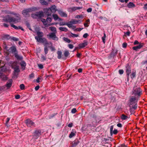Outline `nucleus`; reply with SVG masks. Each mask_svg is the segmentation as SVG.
Returning a JSON list of instances; mask_svg holds the SVG:
<instances>
[{
  "label": "nucleus",
  "instance_id": "nucleus-1",
  "mask_svg": "<svg viewBox=\"0 0 147 147\" xmlns=\"http://www.w3.org/2000/svg\"><path fill=\"white\" fill-rule=\"evenodd\" d=\"M14 15L16 16L15 17H11L9 15L6 16L5 19H4L5 22H8L10 23H16L20 21V18L19 14L14 13Z\"/></svg>",
  "mask_w": 147,
  "mask_h": 147
},
{
  "label": "nucleus",
  "instance_id": "nucleus-2",
  "mask_svg": "<svg viewBox=\"0 0 147 147\" xmlns=\"http://www.w3.org/2000/svg\"><path fill=\"white\" fill-rule=\"evenodd\" d=\"M11 68L14 69L13 75L17 76L18 74L20 71V67L17 61H15L11 62Z\"/></svg>",
  "mask_w": 147,
  "mask_h": 147
},
{
  "label": "nucleus",
  "instance_id": "nucleus-3",
  "mask_svg": "<svg viewBox=\"0 0 147 147\" xmlns=\"http://www.w3.org/2000/svg\"><path fill=\"white\" fill-rule=\"evenodd\" d=\"M133 94L139 98L142 94V90L139 88H136L133 91Z\"/></svg>",
  "mask_w": 147,
  "mask_h": 147
},
{
  "label": "nucleus",
  "instance_id": "nucleus-4",
  "mask_svg": "<svg viewBox=\"0 0 147 147\" xmlns=\"http://www.w3.org/2000/svg\"><path fill=\"white\" fill-rule=\"evenodd\" d=\"M55 33H50L47 35V38L49 39H51L53 40H58V38L56 36Z\"/></svg>",
  "mask_w": 147,
  "mask_h": 147
},
{
  "label": "nucleus",
  "instance_id": "nucleus-5",
  "mask_svg": "<svg viewBox=\"0 0 147 147\" xmlns=\"http://www.w3.org/2000/svg\"><path fill=\"white\" fill-rule=\"evenodd\" d=\"M82 22V20H76L73 19L70 21L68 23H69V24L71 25V27H70V28H76V27L75 26H73V24H76L78 23H80Z\"/></svg>",
  "mask_w": 147,
  "mask_h": 147
},
{
  "label": "nucleus",
  "instance_id": "nucleus-6",
  "mask_svg": "<svg viewBox=\"0 0 147 147\" xmlns=\"http://www.w3.org/2000/svg\"><path fill=\"white\" fill-rule=\"evenodd\" d=\"M57 9H56V7L55 5H53L51 6L50 9H47V14L48 16H51V13H48V12L51 11L52 13H55L57 11Z\"/></svg>",
  "mask_w": 147,
  "mask_h": 147
},
{
  "label": "nucleus",
  "instance_id": "nucleus-7",
  "mask_svg": "<svg viewBox=\"0 0 147 147\" xmlns=\"http://www.w3.org/2000/svg\"><path fill=\"white\" fill-rule=\"evenodd\" d=\"M41 134V131L40 130H36L33 133V138L34 139H36Z\"/></svg>",
  "mask_w": 147,
  "mask_h": 147
},
{
  "label": "nucleus",
  "instance_id": "nucleus-8",
  "mask_svg": "<svg viewBox=\"0 0 147 147\" xmlns=\"http://www.w3.org/2000/svg\"><path fill=\"white\" fill-rule=\"evenodd\" d=\"M138 98L136 96H132L129 100L130 105H131L136 103V102L138 101Z\"/></svg>",
  "mask_w": 147,
  "mask_h": 147
},
{
  "label": "nucleus",
  "instance_id": "nucleus-9",
  "mask_svg": "<svg viewBox=\"0 0 147 147\" xmlns=\"http://www.w3.org/2000/svg\"><path fill=\"white\" fill-rule=\"evenodd\" d=\"M25 123L27 126L28 127H32L35 126L34 123L30 119H27L25 121Z\"/></svg>",
  "mask_w": 147,
  "mask_h": 147
},
{
  "label": "nucleus",
  "instance_id": "nucleus-10",
  "mask_svg": "<svg viewBox=\"0 0 147 147\" xmlns=\"http://www.w3.org/2000/svg\"><path fill=\"white\" fill-rule=\"evenodd\" d=\"M38 42H40L42 43H43L45 45H46L48 44V43L47 39L45 38H41L36 40Z\"/></svg>",
  "mask_w": 147,
  "mask_h": 147
},
{
  "label": "nucleus",
  "instance_id": "nucleus-11",
  "mask_svg": "<svg viewBox=\"0 0 147 147\" xmlns=\"http://www.w3.org/2000/svg\"><path fill=\"white\" fill-rule=\"evenodd\" d=\"M36 34L37 36L35 37V39L37 40L40 38H42L44 34L43 32H40L39 31H36Z\"/></svg>",
  "mask_w": 147,
  "mask_h": 147
},
{
  "label": "nucleus",
  "instance_id": "nucleus-12",
  "mask_svg": "<svg viewBox=\"0 0 147 147\" xmlns=\"http://www.w3.org/2000/svg\"><path fill=\"white\" fill-rule=\"evenodd\" d=\"M131 68L129 66H127L126 67V73L127 76V79L128 80L129 79V76L130 73H131Z\"/></svg>",
  "mask_w": 147,
  "mask_h": 147
},
{
  "label": "nucleus",
  "instance_id": "nucleus-13",
  "mask_svg": "<svg viewBox=\"0 0 147 147\" xmlns=\"http://www.w3.org/2000/svg\"><path fill=\"white\" fill-rule=\"evenodd\" d=\"M143 45L142 43L140 44L139 45L135 47H133L132 49L134 50L137 51L138 49H140L143 46Z\"/></svg>",
  "mask_w": 147,
  "mask_h": 147
},
{
  "label": "nucleus",
  "instance_id": "nucleus-14",
  "mask_svg": "<svg viewBox=\"0 0 147 147\" xmlns=\"http://www.w3.org/2000/svg\"><path fill=\"white\" fill-rule=\"evenodd\" d=\"M10 52L14 55V54L16 53H17L18 52L16 50V47L14 46H12L10 48Z\"/></svg>",
  "mask_w": 147,
  "mask_h": 147
},
{
  "label": "nucleus",
  "instance_id": "nucleus-15",
  "mask_svg": "<svg viewBox=\"0 0 147 147\" xmlns=\"http://www.w3.org/2000/svg\"><path fill=\"white\" fill-rule=\"evenodd\" d=\"M108 140L107 139H106L105 138H104V139L102 140V142H103L105 144L104 145L102 144V147H107L108 146L107 145V144L108 143Z\"/></svg>",
  "mask_w": 147,
  "mask_h": 147
},
{
  "label": "nucleus",
  "instance_id": "nucleus-16",
  "mask_svg": "<svg viewBox=\"0 0 147 147\" xmlns=\"http://www.w3.org/2000/svg\"><path fill=\"white\" fill-rule=\"evenodd\" d=\"M59 25L60 26L67 25L69 28L71 27V25L69 24L68 22H60L59 23Z\"/></svg>",
  "mask_w": 147,
  "mask_h": 147
},
{
  "label": "nucleus",
  "instance_id": "nucleus-17",
  "mask_svg": "<svg viewBox=\"0 0 147 147\" xmlns=\"http://www.w3.org/2000/svg\"><path fill=\"white\" fill-rule=\"evenodd\" d=\"M14 56L18 60H22L23 58L22 56L19 55L18 53V52L14 54Z\"/></svg>",
  "mask_w": 147,
  "mask_h": 147
},
{
  "label": "nucleus",
  "instance_id": "nucleus-18",
  "mask_svg": "<svg viewBox=\"0 0 147 147\" xmlns=\"http://www.w3.org/2000/svg\"><path fill=\"white\" fill-rule=\"evenodd\" d=\"M12 83V80H9L8 81L6 85V86L7 87L8 89L11 86Z\"/></svg>",
  "mask_w": 147,
  "mask_h": 147
},
{
  "label": "nucleus",
  "instance_id": "nucleus-19",
  "mask_svg": "<svg viewBox=\"0 0 147 147\" xmlns=\"http://www.w3.org/2000/svg\"><path fill=\"white\" fill-rule=\"evenodd\" d=\"M59 14L62 17H67V15L64 12H63L61 10H59L58 11Z\"/></svg>",
  "mask_w": 147,
  "mask_h": 147
},
{
  "label": "nucleus",
  "instance_id": "nucleus-20",
  "mask_svg": "<svg viewBox=\"0 0 147 147\" xmlns=\"http://www.w3.org/2000/svg\"><path fill=\"white\" fill-rule=\"evenodd\" d=\"M30 10L29 9H26L23 11L22 13L24 16H26L30 12Z\"/></svg>",
  "mask_w": 147,
  "mask_h": 147
},
{
  "label": "nucleus",
  "instance_id": "nucleus-21",
  "mask_svg": "<svg viewBox=\"0 0 147 147\" xmlns=\"http://www.w3.org/2000/svg\"><path fill=\"white\" fill-rule=\"evenodd\" d=\"M87 42H85L79 45V46L80 48H83L87 45Z\"/></svg>",
  "mask_w": 147,
  "mask_h": 147
},
{
  "label": "nucleus",
  "instance_id": "nucleus-22",
  "mask_svg": "<svg viewBox=\"0 0 147 147\" xmlns=\"http://www.w3.org/2000/svg\"><path fill=\"white\" fill-rule=\"evenodd\" d=\"M37 18L41 17L43 16V13L42 11L36 12Z\"/></svg>",
  "mask_w": 147,
  "mask_h": 147
},
{
  "label": "nucleus",
  "instance_id": "nucleus-23",
  "mask_svg": "<svg viewBox=\"0 0 147 147\" xmlns=\"http://www.w3.org/2000/svg\"><path fill=\"white\" fill-rule=\"evenodd\" d=\"M20 65L21 66L22 69L23 70H24L25 69V67L26 66V62L24 61H22L20 63Z\"/></svg>",
  "mask_w": 147,
  "mask_h": 147
},
{
  "label": "nucleus",
  "instance_id": "nucleus-24",
  "mask_svg": "<svg viewBox=\"0 0 147 147\" xmlns=\"http://www.w3.org/2000/svg\"><path fill=\"white\" fill-rule=\"evenodd\" d=\"M127 6L128 8H131L134 7L136 6L133 3L130 2L128 4Z\"/></svg>",
  "mask_w": 147,
  "mask_h": 147
},
{
  "label": "nucleus",
  "instance_id": "nucleus-25",
  "mask_svg": "<svg viewBox=\"0 0 147 147\" xmlns=\"http://www.w3.org/2000/svg\"><path fill=\"white\" fill-rule=\"evenodd\" d=\"M59 29L61 31H64L65 32H67L68 30L65 27L62 26L59 27Z\"/></svg>",
  "mask_w": 147,
  "mask_h": 147
},
{
  "label": "nucleus",
  "instance_id": "nucleus-26",
  "mask_svg": "<svg viewBox=\"0 0 147 147\" xmlns=\"http://www.w3.org/2000/svg\"><path fill=\"white\" fill-rule=\"evenodd\" d=\"M49 29L51 31L53 32H52V33H56L57 32L56 28L54 27L51 26L49 27Z\"/></svg>",
  "mask_w": 147,
  "mask_h": 147
},
{
  "label": "nucleus",
  "instance_id": "nucleus-27",
  "mask_svg": "<svg viewBox=\"0 0 147 147\" xmlns=\"http://www.w3.org/2000/svg\"><path fill=\"white\" fill-rule=\"evenodd\" d=\"M57 54L58 55L57 57L60 59L62 57V52L61 51H58L57 52Z\"/></svg>",
  "mask_w": 147,
  "mask_h": 147
},
{
  "label": "nucleus",
  "instance_id": "nucleus-28",
  "mask_svg": "<svg viewBox=\"0 0 147 147\" xmlns=\"http://www.w3.org/2000/svg\"><path fill=\"white\" fill-rule=\"evenodd\" d=\"M128 118V117L123 114H122L121 117V119L123 120H126Z\"/></svg>",
  "mask_w": 147,
  "mask_h": 147
},
{
  "label": "nucleus",
  "instance_id": "nucleus-29",
  "mask_svg": "<svg viewBox=\"0 0 147 147\" xmlns=\"http://www.w3.org/2000/svg\"><path fill=\"white\" fill-rule=\"evenodd\" d=\"M137 103L134 104H133L131 108H132V109H134L133 111H134L136 109L137 107Z\"/></svg>",
  "mask_w": 147,
  "mask_h": 147
},
{
  "label": "nucleus",
  "instance_id": "nucleus-30",
  "mask_svg": "<svg viewBox=\"0 0 147 147\" xmlns=\"http://www.w3.org/2000/svg\"><path fill=\"white\" fill-rule=\"evenodd\" d=\"M40 2L42 5H47L48 4V2L46 1H45L44 0H40Z\"/></svg>",
  "mask_w": 147,
  "mask_h": 147
},
{
  "label": "nucleus",
  "instance_id": "nucleus-31",
  "mask_svg": "<svg viewBox=\"0 0 147 147\" xmlns=\"http://www.w3.org/2000/svg\"><path fill=\"white\" fill-rule=\"evenodd\" d=\"M76 132H74L73 131H72L71 132L70 134L69 137L70 138H72L74 136L76 135Z\"/></svg>",
  "mask_w": 147,
  "mask_h": 147
},
{
  "label": "nucleus",
  "instance_id": "nucleus-32",
  "mask_svg": "<svg viewBox=\"0 0 147 147\" xmlns=\"http://www.w3.org/2000/svg\"><path fill=\"white\" fill-rule=\"evenodd\" d=\"M136 74V72L135 71H133L130 75L131 77V78H133L135 77Z\"/></svg>",
  "mask_w": 147,
  "mask_h": 147
},
{
  "label": "nucleus",
  "instance_id": "nucleus-33",
  "mask_svg": "<svg viewBox=\"0 0 147 147\" xmlns=\"http://www.w3.org/2000/svg\"><path fill=\"white\" fill-rule=\"evenodd\" d=\"M1 78L3 80H5L7 79V78L5 75L2 74L1 76Z\"/></svg>",
  "mask_w": 147,
  "mask_h": 147
},
{
  "label": "nucleus",
  "instance_id": "nucleus-34",
  "mask_svg": "<svg viewBox=\"0 0 147 147\" xmlns=\"http://www.w3.org/2000/svg\"><path fill=\"white\" fill-rule=\"evenodd\" d=\"M68 10L69 11H73L76 10V7H71L69 8Z\"/></svg>",
  "mask_w": 147,
  "mask_h": 147
},
{
  "label": "nucleus",
  "instance_id": "nucleus-35",
  "mask_svg": "<svg viewBox=\"0 0 147 147\" xmlns=\"http://www.w3.org/2000/svg\"><path fill=\"white\" fill-rule=\"evenodd\" d=\"M44 51L45 55H46L48 52V50L46 45H45V47L44 48Z\"/></svg>",
  "mask_w": 147,
  "mask_h": 147
},
{
  "label": "nucleus",
  "instance_id": "nucleus-36",
  "mask_svg": "<svg viewBox=\"0 0 147 147\" xmlns=\"http://www.w3.org/2000/svg\"><path fill=\"white\" fill-rule=\"evenodd\" d=\"M3 38L5 39H8L10 38V36L8 35L5 34L3 36Z\"/></svg>",
  "mask_w": 147,
  "mask_h": 147
},
{
  "label": "nucleus",
  "instance_id": "nucleus-37",
  "mask_svg": "<svg viewBox=\"0 0 147 147\" xmlns=\"http://www.w3.org/2000/svg\"><path fill=\"white\" fill-rule=\"evenodd\" d=\"M53 17L55 20H57L59 18L58 15L56 14H54L53 15Z\"/></svg>",
  "mask_w": 147,
  "mask_h": 147
},
{
  "label": "nucleus",
  "instance_id": "nucleus-38",
  "mask_svg": "<svg viewBox=\"0 0 147 147\" xmlns=\"http://www.w3.org/2000/svg\"><path fill=\"white\" fill-rule=\"evenodd\" d=\"M63 39L64 41L68 43H70L71 42L70 40L67 38L64 37Z\"/></svg>",
  "mask_w": 147,
  "mask_h": 147
},
{
  "label": "nucleus",
  "instance_id": "nucleus-39",
  "mask_svg": "<svg viewBox=\"0 0 147 147\" xmlns=\"http://www.w3.org/2000/svg\"><path fill=\"white\" fill-rule=\"evenodd\" d=\"M64 55L65 57H67L69 55V52L68 51H65L64 53Z\"/></svg>",
  "mask_w": 147,
  "mask_h": 147
},
{
  "label": "nucleus",
  "instance_id": "nucleus-40",
  "mask_svg": "<svg viewBox=\"0 0 147 147\" xmlns=\"http://www.w3.org/2000/svg\"><path fill=\"white\" fill-rule=\"evenodd\" d=\"M47 57L46 56H44L43 55H42L41 56V59L42 60L45 61L47 59Z\"/></svg>",
  "mask_w": 147,
  "mask_h": 147
},
{
  "label": "nucleus",
  "instance_id": "nucleus-41",
  "mask_svg": "<svg viewBox=\"0 0 147 147\" xmlns=\"http://www.w3.org/2000/svg\"><path fill=\"white\" fill-rule=\"evenodd\" d=\"M104 36L103 37H102V38L103 42L105 44V39L106 37V35L105 33H104Z\"/></svg>",
  "mask_w": 147,
  "mask_h": 147
},
{
  "label": "nucleus",
  "instance_id": "nucleus-42",
  "mask_svg": "<svg viewBox=\"0 0 147 147\" xmlns=\"http://www.w3.org/2000/svg\"><path fill=\"white\" fill-rule=\"evenodd\" d=\"M41 21L44 25H46L47 24V21L45 19H42Z\"/></svg>",
  "mask_w": 147,
  "mask_h": 147
},
{
  "label": "nucleus",
  "instance_id": "nucleus-43",
  "mask_svg": "<svg viewBox=\"0 0 147 147\" xmlns=\"http://www.w3.org/2000/svg\"><path fill=\"white\" fill-rule=\"evenodd\" d=\"M75 18L78 19L82 18H83V16L82 15H77L75 16Z\"/></svg>",
  "mask_w": 147,
  "mask_h": 147
},
{
  "label": "nucleus",
  "instance_id": "nucleus-44",
  "mask_svg": "<svg viewBox=\"0 0 147 147\" xmlns=\"http://www.w3.org/2000/svg\"><path fill=\"white\" fill-rule=\"evenodd\" d=\"M20 88L21 90H23L24 89L25 86L24 84H21L20 85Z\"/></svg>",
  "mask_w": 147,
  "mask_h": 147
},
{
  "label": "nucleus",
  "instance_id": "nucleus-45",
  "mask_svg": "<svg viewBox=\"0 0 147 147\" xmlns=\"http://www.w3.org/2000/svg\"><path fill=\"white\" fill-rule=\"evenodd\" d=\"M101 72L100 71H97V73L96 74V75L98 76V77L99 78H101Z\"/></svg>",
  "mask_w": 147,
  "mask_h": 147
},
{
  "label": "nucleus",
  "instance_id": "nucleus-46",
  "mask_svg": "<svg viewBox=\"0 0 147 147\" xmlns=\"http://www.w3.org/2000/svg\"><path fill=\"white\" fill-rule=\"evenodd\" d=\"M11 27L14 28L18 30V27L16 26L15 25L13 24H11Z\"/></svg>",
  "mask_w": 147,
  "mask_h": 147
},
{
  "label": "nucleus",
  "instance_id": "nucleus-47",
  "mask_svg": "<svg viewBox=\"0 0 147 147\" xmlns=\"http://www.w3.org/2000/svg\"><path fill=\"white\" fill-rule=\"evenodd\" d=\"M32 18H34L37 19V17L36 13H32Z\"/></svg>",
  "mask_w": 147,
  "mask_h": 147
},
{
  "label": "nucleus",
  "instance_id": "nucleus-48",
  "mask_svg": "<svg viewBox=\"0 0 147 147\" xmlns=\"http://www.w3.org/2000/svg\"><path fill=\"white\" fill-rule=\"evenodd\" d=\"M46 20L48 22H50L51 21L52 19L51 17H48Z\"/></svg>",
  "mask_w": 147,
  "mask_h": 147
},
{
  "label": "nucleus",
  "instance_id": "nucleus-49",
  "mask_svg": "<svg viewBox=\"0 0 147 147\" xmlns=\"http://www.w3.org/2000/svg\"><path fill=\"white\" fill-rule=\"evenodd\" d=\"M113 128V125H112L110 127V132L111 134H112Z\"/></svg>",
  "mask_w": 147,
  "mask_h": 147
},
{
  "label": "nucleus",
  "instance_id": "nucleus-50",
  "mask_svg": "<svg viewBox=\"0 0 147 147\" xmlns=\"http://www.w3.org/2000/svg\"><path fill=\"white\" fill-rule=\"evenodd\" d=\"M79 143V142L78 141H75L73 144V145L74 146H76Z\"/></svg>",
  "mask_w": 147,
  "mask_h": 147
},
{
  "label": "nucleus",
  "instance_id": "nucleus-51",
  "mask_svg": "<svg viewBox=\"0 0 147 147\" xmlns=\"http://www.w3.org/2000/svg\"><path fill=\"white\" fill-rule=\"evenodd\" d=\"M71 36L73 37H77L78 36V35L77 34H74L72 33H71Z\"/></svg>",
  "mask_w": 147,
  "mask_h": 147
},
{
  "label": "nucleus",
  "instance_id": "nucleus-52",
  "mask_svg": "<svg viewBox=\"0 0 147 147\" xmlns=\"http://www.w3.org/2000/svg\"><path fill=\"white\" fill-rule=\"evenodd\" d=\"M125 36H129L130 34V32L129 31H127L126 32H124Z\"/></svg>",
  "mask_w": 147,
  "mask_h": 147
},
{
  "label": "nucleus",
  "instance_id": "nucleus-53",
  "mask_svg": "<svg viewBox=\"0 0 147 147\" xmlns=\"http://www.w3.org/2000/svg\"><path fill=\"white\" fill-rule=\"evenodd\" d=\"M76 111H77V110L76 108H73L72 109L71 111V112L72 113L74 114V113H76Z\"/></svg>",
  "mask_w": 147,
  "mask_h": 147
},
{
  "label": "nucleus",
  "instance_id": "nucleus-54",
  "mask_svg": "<svg viewBox=\"0 0 147 147\" xmlns=\"http://www.w3.org/2000/svg\"><path fill=\"white\" fill-rule=\"evenodd\" d=\"M11 39L14 41H18V38L14 37H12Z\"/></svg>",
  "mask_w": 147,
  "mask_h": 147
},
{
  "label": "nucleus",
  "instance_id": "nucleus-55",
  "mask_svg": "<svg viewBox=\"0 0 147 147\" xmlns=\"http://www.w3.org/2000/svg\"><path fill=\"white\" fill-rule=\"evenodd\" d=\"M118 132V131L117 129H115L113 131L112 134H116Z\"/></svg>",
  "mask_w": 147,
  "mask_h": 147
},
{
  "label": "nucleus",
  "instance_id": "nucleus-56",
  "mask_svg": "<svg viewBox=\"0 0 147 147\" xmlns=\"http://www.w3.org/2000/svg\"><path fill=\"white\" fill-rule=\"evenodd\" d=\"M26 25L27 26V27L30 30H32L31 28L30 27V24L28 23H26Z\"/></svg>",
  "mask_w": 147,
  "mask_h": 147
},
{
  "label": "nucleus",
  "instance_id": "nucleus-57",
  "mask_svg": "<svg viewBox=\"0 0 147 147\" xmlns=\"http://www.w3.org/2000/svg\"><path fill=\"white\" fill-rule=\"evenodd\" d=\"M38 67H39V68H40V69H42L43 67V65L42 64H38Z\"/></svg>",
  "mask_w": 147,
  "mask_h": 147
},
{
  "label": "nucleus",
  "instance_id": "nucleus-58",
  "mask_svg": "<svg viewBox=\"0 0 147 147\" xmlns=\"http://www.w3.org/2000/svg\"><path fill=\"white\" fill-rule=\"evenodd\" d=\"M119 73L120 74H123L124 71L123 69H120L119 71Z\"/></svg>",
  "mask_w": 147,
  "mask_h": 147
},
{
  "label": "nucleus",
  "instance_id": "nucleus-59",
  "mask_svg": "<svg viewBox=\"0 0 147 147\" xmlns=\"http://www.w3.org/2000/svg\"><path fill=\"white\" fill-rule=\"evenodd\" d=\"M127 45V44L126 43H124L122 44V47L124 48H126Z\"/></svg>",
  "mask_w": 147,
  "mask_h": 147
},
{
  "label": "nucleus",
  "instance_id": "nucleus-60",
  "mask_svg": "<svg viewBox=\"0 0 147 147\" xmlns=\"http://www.w3.org/2000/svg\"><path fill=\"white\" fill-rule=\"evenodd\" d=\"M117 147H128V146L125 144H122L119 145Z\"/></svg>",
  "mask_w": 147,
  "mask_h": 147
},
{
  "label": "nucleus",
  "instance_id": "nucleus-61",
  "mask_svg": "<svg viewBox=\"0 0 147 147\" xmlns=\"http://www.w3.org/2000/svg\"><path fill=\"white\" fill-rule=\"evenodd\" d=\"M88 34L87 33H86L84 34L83 35V37L85 38H86L88 37Z\"/></svg>",
  "mask_w": 147,
  "mask_h": 147
},
{
  "label": "nucleus",
  "instance_id": "nucleus-62",
  "mask_svg": "<svg viewBox=\"0 0 147 147\" xmlns=\"http://www.w3.org/2000/svg\"><path fill=\"white\" fill-rule=\"evenodd\" d=\"M68 47L70 49H72L74 47L73 45L71 44H69Z\"/></svg>",
  "mask_w": 147,
  "mask_h": 147
},
{
  "label": "nucleus",
  "instance_id": "nucleus-63",
  "mask_svg": "<svg viewBox=\"0 0 147 147\" xmlns=\"http://www.w3.org/2000/svg\"><path fill=\"white\" fill-rule=\"evenodd\" d=\"M92 11V9L91 8H89L87 10V11L88 12H91Z\"/></svg>",
  "mask_w": 147,
  "mask_h": 147
},
{
  "label": "nucleus",
  "instance_id": "nucleus-64",
  "mask_svg": "<svg viewBox=\"0 0 147 147\" xmlns=\"http://www.w3.org/2000/svg\"><path fill=\"white\" fill-rule=\"evenodd\" d=\"M143 8L144 9L146 10L147 9V3L144 5Z\"/></svg>",
  "mask_w": 147,
  "mask_h": 147
}]
</instances>
